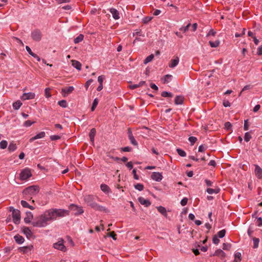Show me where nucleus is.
<instances>
[{
	"label": "nucleus",
	"instance_id": "obj_1",
	"mask_svg": "<svg viewBox=\"0 0 262 262\" xmlns=\"http://www.w3.org/2000/svg\"><path fill=\"white\" fill-rule=\"evenodd\" d=\"M69 215V211L62 209H50L46 211L39 216L36 221L32 223L34 227H44L48 224V222L55 220L57 217H64Z\"/></svg>",
	"mask_w": 262,
	"mask_h": 262
},
{
	"label": "nucleus",
	"instance_id": "obj_2",
	"mask_svg": "<svg viewBox=\"0 0 262 262\" xmlns=\"http://www.w3.org/2000/svg\"><path fill=\"white\" fill-rule=\"evenodd\" d=\"M94 200V196L91 195H86L84 197V202L93 209L99 211L107 212L108 210L105 207L98 205Z\"/></svg>",
	"mask_w": 262,
	"mask_h": 262
},
{
	"label": "nucleus",
	"instance_id": "obj_3",
	"mask_svg": "<svg viewBox=\"0 0 262 262\" xmlns=\"http://www.w3.org/2000/svg\"><path fill=\"white\" fill-rule=\"evenodd\" d=\"M39 191V188L37 185H32L25 188L23 193L25 195H31L36 194Z\"/></svg>",
	"mask_w": 262,
	"mask_h": 262
},
{
	"label": "nucleus",
	"instance_id": "obj_4",
	"mask_svg": "<svg viewBox=\"0 0 262 262\" xmlns=\"http://www.w3.org/2000/svg\"><path fill=\"white\" fill-rule=\"evenodd\" d=\"M32 176V173L30 169L26 168L21 170L19 174L20 179L22 181L28 180Z\"/></svg>",
	"mask_w": 262,
	"mask_h": 262
},
{
	"label": "nucleus",
	"instance_id": "obj_5",
	"mask_svg": "<svg viewBox=\"0 0 262 262\" xmlns=\"http://www.w3.org/2000/svg\"><path fill=\"white\" fill-rule=\"evenodd\" d=\"M31 38L35 41H39L42 38V33L40 30L35 29L32 31L31 34Z\"/></svg>",
	"mask_w": 262,
	"mask_h": 262
},
{
	"label": "nucleus",
	"instance_id": "obj_6",
	"mask_svg": "<svg viewBox=\"0 0 262 262\" xmlns=\"http://www.w3.org/2000/svg\"><path fill=\"white\" fill-rule=\"evenodd\" d=\"M69 209L71 210L75 211V214L76 215L81 214L84 212L82 207L78 206L74 204H72L69 206Z\"/></svg>",
	"mask_w": 262,
	"mask_h": 262
},
{
	"label": "nucleus",
	"instance_id": "obj_7",
	"mask_svg": "<svg viewBox=\"0 0 262 262\" xmlns=\"http://www.w3.org/2000/svg\"><path fill=\"white\" fill-rule=\"evenodd\" d=\"M12 218L13 221L15 224H19L20 220V211L18 210H13L12 212Z\"/></svg>",
	"mask_w": 262,
	"mask_h": 262
},
{
	"label": "nucleus",
	"instance_id": "obj_8",
	"mask_svg": "<svg viewBox=\"0 0 262 262\" xmlns=\"http://www.w3.org/2000/svg\"><path fill=\"white\" fill-rule=\"evenodd\" d=\"M53 247L62 251H65L66 250V248L63 244V240L62 239H61L58 242L54 244Z\"/></svg>",
	"mask_w": 262,
	"mask_h": 262
},
{
	"label": "nucleus",
	"instance_id": "obj_9",
	"mask_svg": "<svg viewBox=\"0 0 262 262\" xmlns=\"http://www.w3.org/2000/svg\"><path fill=\"white\" fill-rule=\"evenodd\" d=\"M35 97V93L29 92L27 93H24L23 95L21 96L20 98L22 100H26L34 99Z\"/></svg>",
	"mask_w": 262,
	"mask_h": 262
},
{
	"label": "nucleus",
	"instance_id": "obj_10",
	"mask_svg": "<svg viewBox=\"0 0 262 262\" xmlns=\"http://www.w3.org/2000/svg\"><path fill=\"white\" fill-rule=\"evenodd\" d=\"M74 90V88L72 86L68 88H63L61 90V93L63 97H66L68 94L72 93Z\"/></svg>",
	"mask_w": 262,
	"mask_h": 262
},
{
	"label": "nucleus",
	"instance_id": "obj_11",
	"mask_svg": "<svg viewBox=\"0 0 262 262\" xmlns=\"http://www.w3.org/2000/svg\"><path fill=\"white\" fill-rule=\"evenodd\" d=\"M151 178L156 181L160 182L162 180L163 176L160 172H154L151 175Z\"/></svg>",
	"mask_w": 262,
	"mask_h": 262
},
{
	"label": "nucleus",
	"instance_id": "obj_12",
	"mask_svg": "<svg viewBox=\"0 0 262 262\" xmlns=\"http://www.w3.org/2000/svg\"><path fill=\"white\" fill-rule=\"evenodd\" d=\"M255 166V174L256 177L258 179H261L262 178V169L256 164L254 165Z\"/></svg>",
	"mask_w": 262,
	"mask_h": 262
},
{
	"label": "nucleus",
	"instance_id": "obj_13",
	"mask_svg": "<svg viewBox=\"0 0 262 262\" xmlns=\"http://www.w3.org/2000/svg\"><path fill=\"white\" fill-rule=\"evenodd\" d=\"M217 256L223 259L226 257V253L222 250L219 249L216 250L213 254L210 255V256Z\"/></svg>",
	"mask_w": 262,
	"mask_h": 262
},
{
	"label": "nucleus",
	"instance_id": "obj_14",
	"mask_svg": "<svg viewBox=\"0 0 262 262\" xmlns=\"http://www.w3.org/2000/svg\"><path fill=\"white\" fill-rule=\"evenodd\" d=\"M32 249H33V246L30 245V246H28L19 247L18 249V250L19 251V252H21L24 254V253H27L31 251Z\"/></svg>",
	"mask_w": 262,
	"mask_h": 262
},
{
	"label": "nucleus",
	"instance_id": "obj_15",
	"mask_svg": "<svg viewBox=\"0 0 262 262\" xmlns=\"http://www.w3.org/2000/svg\"><path fill=\"white\" fill-rule=\"evenodd\" d=\"M45 135H46V134H45V132H41L39 133L38 134H37L35 136L30 138L29 140V141L30 142H32L33 141H34L35 140L44 138L45 137Z\"/></svg>",
	"mask_w": 262,
	"mask_h": 262
},
{
	"label": "nucleus",
	"instance_id": "obj_16",
	"mask_svg": "<svg viewBox=\"0 0 262 262\" xmlns=\"http://www.w3.org/2000/svg\"><path fill=\"white\" fill-rule=\"evenodd\" d=\"M23 232L24 234L26 235V237L28 239H30V237L32 235V232H31V230L28 227H24L23 228Z\"/></svg>",
	"mask_w": 262,
	"mask_h": 262
},
{
	"label": "nucleus",
	"instance_id": "obj_17",
	"mask_svg": "<svg viewBox=\"0 0 262 262\" xmlns=\"http://www.w3.org/2000/svg\"><path fill=\"white\" fill-rule=\"evenodd\" d=\"M138 201L141 204L144 205L145 207H148L151 204L150 202L148 200H146L143 197H139Z\"/></svg>",
	"mask_w": 262,
	"mask_h": 262
},
{
	"label": "nucleus",
	"instance_id": "obj_18",
	"mask_svg": "<svg viewBox=\"0 0 262 262\" xmlns=\"http://www.w3.org/2000/svg\"><path fill=\"white\" fill-rule=\"evenodd\" d=\"M179 62V58L177 56L174 59H171L169 64V67L171 68H173L176 67Z\"/></svg>",
	"mask_w": 262,
	"mask_h": 262
},
{
	"label": "nucleus",
	"instance_id": "obj_19",
	"mask_svg": "<svg viewBox=\"0 0 262 262\" xmlns=\"http://www.w3.org/2000/svg\"><path fill=\"white\" fill-rule=\"evenodd\" d=\"M26 217L24 218V222L26 224H29L31 223V220L33 219V215L31 212L27 211L26 212Z\"/></svg>",
	"mask_w": 262,
	"mask_h": 262
},
{
	"label": "nucleus",
	"instance_id": "obj_20",
	"mask_svg": "<svg viewBox=\"0 0 262 262\" xmlns=\"http://www.w3.org/2000/svg\"><path fill=\"white\" fill-rule=\"evenodd\" d=\"M110 12L112 14L113 17L115 19H118L120 18L119 13L117 10L115 8H111L110 10Z\"/></svg>",
	"mask_w": 262,
	"mask_h": 262
},
{
	"label": "nucleus",
	"instance_id": "obj_21",
	"mask_svg": "<svg viewBox=\"0 0 262 262\" xmlns=\"http://www.w3.org/2000/svg\"><path fill=\"white\" fill-rule=\"evenodd\" d=\"M14 238L16 243L18 244H21L23 243L25 241L24 238L19 234L15 235Z\"/></svg>",
	"mask_w": 262,
	"mask_h": 262
},
{
	"label": "nucleus",
	"instance_id": "obj_22",
	"mask_svg": "<svg viewBox=\"0 0 262 262\" xmlns=\"http://www.w3.org/2000/svg\"><path fill=\"white\" fill-rule=\"evenodd\" d=\"M72 64L74 68L79 71H80L81 69V64L78 61L72 60Z\"/></svg>",
	"mask_w": 262,
	"mask_h": 262
},
{
	"label": "nucleus",
	"instance_id": "obj_23",
	"mask_svg": "<svg viewBox=\"0 0 262 262\" xmlns=\"http://www.w3.org/2000/svg\"><path fill=\"white\" fill-rule=\"evenodd\" d=\"M96 130L95 128H93L91 129V131L89 133V137L90 139V141L92 142H94V138L96 135Z\"/></svg>",
	"mask_w": 262,
	"mask_h": 262
},
{
	"label": "nucleus",
	"instance_id": "obj_24",
	"mask_svg": "<svg viewBox=\"0 0 262 262\" xmlns=\"http://www.w3.org/2000/svg\"><path fill=\"white\" fill-rule=\"evenodd\" d=\"M100 188L101 190L104 193H108L109 192H111L110 187L105 184H101L100 185Z\"/></svg>",
	"mask_w": 262,
	"mask_h": 262
},
{
	"label": "nucleus",
	"instance_id": "obj_25",
	"mask_svg": "<svg viewBox=\"0 0 262 262\" xmlns=\"http://www.w3.org/2000/svg\"><path fill=\"white\" fill-rule=\"evenodd\" d=\"M184 98L181 96H177L174 99V103L176 105L182 104L183 103Z\"/></svg>",
	"mask_w": 262,
	"mask_h": 262
},
{
	"label": "nucleus",
	"instance_id": "obj_26",
	"mask_svg": "<svg viewBox=\"0 0 262 262\" xmlns=\"http://www.w3.org/2000/svg\"><path fill=\"white\" fill-rule=\"evenodd\" d=\"M157 209L158 210V211L160 212L162 215H163L165 217H167V214L165 207L160 206L159 207H157Z\"/></svg>",
	"mask_w": 262,
	"mask_h": 262
},
{
	"label": "nucleus",
	"instance_id": "obj_27",
	"mask_svg": "<svg viewBox=\"0 0 262 262\" xmlns=\"http://www.w3.org/2000/svg\"><path fill=\"white\" fill-rule=\"evenodd\" d=\"M17 148L16 144L13 142H11L8 146V149L10 152H13Z\"/></svg>",
	"mask_w": 262,
	"mask_h": 262
},
{
	"label": "nucleus",
	"instance_id": "obj_28",
	"mask_svg": "<svg viewBox=\"0 0 262 262\" xmlns=\"http://www.w3.org/2000/svg\"><path fill=\"white\" fill-rule=\"evenodd\" d=\"M22 105V103L20 100H17L13 103V107L14 110H18Z\"/></svg>",
	"mask_w": 262,
	"mask_h": 262
},
{
	"label": "nucleus",
	"instance_id": "obj_29",
	"mask_svg": "<svg viewBox=\"0 0 262 262\" xmlns=\"http://www.w3.org/2000/svg\"><path fill=\"white\" fill-rule=\"evenodd\" d=\"M84 36L83 34H80L77 37H76L74 40V42L75 43H78L81 41L83 40Z\"/></svg>",
	"mask_w": 262,
	"mask_h": 262
},
{
	"label": "nucleus",
	"instance_id": "obj_30",
	"mask_svg": "<svg viewBox=\"0 0 262 262\" xmlns=\"http://www.w3.org/2000/svg\"><path fill=\"white\" fill-rule=\"evenodd\" d=\"M207 192L209 193V194H212V193H218L220 191V189L219 188H217V189H212V188H208L207 189Z\"/></svg>",
	"mask_w": 262,
	"mask_h": 262
},
{
	"label": "nucleus",
	"instance_id": "obj_31",
	"mask_svg": "<svg viewBox=\"0 0 262 262\" xmlns=\"http://www.w3.org/2000/svg\"><path fill=\"white\" fill-rule=\"evenodd\" d=\"M154 54H150V55L148 56L144 60V64H147L148 63V62L151 61L152 60V59H154Z\"/></svg>",
	"mask_w": 262,
	"mask_h": 262
},
{
	"label": "nucleus",
	"instance_id": "obj_32",
	"mask_svg": "<svg viewBox=\"0 0 262 262\" xmlns=\"http://www.w3.org/2000/svg\"><path fill=\"white\" fill-rule=\"evenodd\" d=\"M209 43L211 47L212 48H216L217 47L220 45V41L216 40L215 41H209Z\"/></svg>",
	"mask_w": 262,
	"mask_h": 262
},
{
	"label": "nucleus",
	"instance_id": "obj_33",
	"mask_svg": "<svg viewBox=\"0 0 262 262\" xmlns=\"http://www.w3.org/2000/svg\"><path fill=\"white\" fill-rule=\"evenodd\" d=\"M161 96L163 97H172L173 94L171 93L163 91L161 93Z\"/></svg>",
	"mask_w": 262,
	"mask_h": 262
},
{
	"label": "nucleus",
	"instance_id": "obj_34",
	"mask_svg": "<svg viewBox=\"0 0 262 262\" xmlns=\"http://www.w3.org/2000/svg\"><path fill=\"white\" fill-rule=\"evenodd\" d=\"M98 99L97 98H95L93 102L92 106L91 107V111H94L96 108V106L98 104Z\"/></svg>",
	"mask_w": 262,
	"mask_h": 262
},
{
	"label": "nucleus",
	"instance_id": "obj_35",
	"mask_svg": "<svg viewBox=\"0 0 262 262\" xmlns=\"http://www.w3.org/2000/svg\"><path fill=\"white\" fill-rule=\"evenodd\" d=\"M226 232V230L223 229L217 232V235H216L217 236V237H219L220 238H223L225 236Z\"/></svg>",
	"mask_w": 262,
	"mask_h": 262
},
{
	"label": "nucleus",
	"instance_id": "obj_36",
	"mask_svg": "<svg viewBox=\"0 0 262 262\" xmlns=\"http://www.w3.org/2000/svg\"><path fill=\"white\" fill-rule=\"evenodd\" d=\"M253 248H257L258 246V244L259 242V239L256 237L253 238Z\"/></svg>",
	"mask_w": 262,
	"mask_h": 262
},
{
	"label": "nucleus",
	"instance_id": "obj_37",
	"mask_svg": "<svg viewBox=\"0 0 262 262\" xmlns=\"http://www.w3.org/2000/svg\"><path fill=\"white\" fill-rule=\"evenodd\" d=\"M177 151L179 156L182 157H184L186 156L185 151L181 149L178 148Z\"/></svg>",
	"mask_w": 262,
	"mask_h": 262
},
{
	"label": "nucleus",
	"instance_id": "obj_38",
	"mask_svg": "<svg viewBox=\"0 0 262 262\" xmlns=\"http://www.w3.org/2000/svg\"><path fill=\"white\" fill-rule=\"evenodd\" d=\"M58 104L61 107L66 108L67 107V102L65 100L59 101Z\"/></svg>",
	"mask_w": 262,
	"mask_h": 262
},
{
	"label": "nucleus",
	"instance_id": "obj_39",
	"mask_svg": "<svg viewBox=\"0 0 262 262\" xmlns=\"http://www.w3.org/2000/svg\"><path fill=\"white\" fill-rule=\"evenodd\" d=\"M8 145V143L6 140H2L0 142V148L1 149H5Z\"/></svg>",
	"mask_w": 262,
	"mask_h": 262
},
{
	"label": "nucleus",
	"instance_id": "obj_40",
	"mask_svg": "<svg viewBox=\"0 0 262 262\" xmlns=\"http://www.w3.org/2000/svg\"><path fill=\"white\" fill-rule=\"evenodd\" d=\"M134 186L136 189H137L139 191H142L144 189V186L142 184L138 183V184L135 185Z\"/></svg>",
	"mask_w": 262,
	"mask_h": 262
},
{
	"label": "nucleus",
	"instance_id": "obj_41",
	"mask_svg": "<svg viewBox=\"0 0 262 262\" xmlns=\"http://www.w3.org/2000/svg\"><path fill=\"white\" fill-rule=\"evenodd\" d=\"M189 141L190 142L191 145H193L195 142L197 141V138L193 136L189 137L188 138Z\"/></svg>",
	"mask_w": 262,
	"mask_h": 262
},
{
	"label": "nucleus",
	"instance_id": "obj_42",
	"mask_svg": "<svg viewBox=\"0 0 262 262\" xmlns=\"http://www.w3.org/2000/svg\"><path fill=\"white\" fill-rule=\"evenodd\" d=\"M251 136L249 134V132H247L245 134L244 139L245 141L246 142H248L250 141V140L251 139Z\"/></svg>",
	"mask_w": 262,
	"mask_h": 262
},
{
	"label": "nucleus",
	"instance_id": "obj_43",
	"mask_svg": "<svg viewBox=\"0 0 262 262\" xmlns=\"http://www.w3.org/2000/svg\"><path fill=\"white\" fill-rule=\"evenodd\" d=\"M190 25H191L190 23H189L186 26L181 27L180 29V30L183 31V33H185L186 32H187L190 26Z\"/></svg>",
	"mask_w": 262,
	"mask_h": 262
},
{
	"label": "nucleus",
	"instance_id": "obj_44",
	"mask_svg": "<svg viewBox=\"0 0 262 262\" xmlns=\"http://www.w3.org/2000/svg\"><path fill=\"white\" fill-rule=\"evenodd\" d=\"M171 77H172V76L170 75L167 74V75H165L164 83H168L171 80Z\"/></svg>",
	"mask_w": 262,
	"mask_h": 262
},
{
	"label": "nucleus",
	"instance_id": "obj_45",
	"mask_svg": "<svg viewBox=\"0 0 262 262\" xmlns=\"http://www.w3.org/2000/svg\"><path fill=\"white\" fill-rule=\"evenodd\" d=\"M212 242L215 245H217L220 243V239L216 235H214L212 238Z\"/></svg>",
	"mask_w": 262,
	"mask_h": 262
},
{
	"label": "nucleus",
	"instance_id": "obj_46",
	"mask_svg": "<svg viewBox=\"0 0 262 262\" xmlns=\"http://www.w3.org/2000/svg\"><path fill=\"white\" fill-rule=\"evenodd\" d=\"M207 146L204 145H201L199 147V152H204L207 149Z\"/></svg>",
	"mask_w": 262,
	"mask_h": 262
},
{
	"label": "nucleus",
	"instance_id": "obj_47",
	"mask_svg": "<svg viewBox=\"0 0 262 262\" xmlns=\"http://www.w3.org/2000/svg\"><path fill=\"white\" fill-rule=\"evenodd\" d=\"M231 248V245L229 244L224 243L223 245V249L225 250H229Z\"/></svg>",
	"mask_w": 262,
	"mask_h": 262
},
{
	"label": "nucleus",
	"instance_id": "obj_48",
	"mask_svg": "<svg viewBox=\"0 0 262 262\" xmlns=\"http://www.w3.org/2000/svg\"><path fill=\"white\" fill-rule=\"evenodd\" d=\"M50 138L52 141H55L60 139L61 137L58 135H52Z\"/></svg>",
	"mask_w": 262,
	"mask_h": 262
},
{
	"label": "nucleus",
	"instance_id": "obj_49",
	"mask_svg": "<svg viewBox=\"0 0 262 262\" xmlns=\"http://www.w3.org/2000/svg\"><path fill=\"white\" fill-rule=\"evenodd\" d=\"M130 143L135 145V146H137L138 145V142H137V141L136 140V139H135L134 137L129 139Z\"/></svg>",
	"mask_w": 262,
	"mask_h": 262
},
{
	"label": "nucleus",
	"instance_id": "obj_50",
	"mask_svg": "<svg viewBox=\"0 0 262 262\" xmlns=\"http://www.w3.org/2000/svg\"><path fill=\"white\" fill-rule=\"evenodd\" d=\"M34 122L31 121L30 120L26 121L24 123V125L26 127H29L32 125Z\"/></svg>",
	"mask_w": 262,
	"mask_h": 262
},
{
	"label": "nucleus",
	"instance_id": "obj_51",
	"mask_svg": "<svg viewBox=\"0 0 262 262\" xmlns=\"http://www.w3.org/2000/svg\"><path fill=\"white\" fill-rule=\"evenodd\" d=\"M187 202H188V199L186 198H184L181 200V204L182 206H184L187 204Z\"/></svg>",
	"mask_w": 262,
	"mask_h": 262
},
{
	"label": "nucleus",
	"instance_id": "obj_52",
	"mask_svg": "<svg viewBox=\"0 0 262 262\" xmlns=\"http://www.w3.org/2000/svg\"><path fill=\"white\" fill-rule=\"evenodd\" d=\"M20 203L23 207L28 208L29 207V204L26 201L22 200Z\"/></svg>",
	"mask_w": 262,
	"mask_h": 262
},
{
	"label": "nucleus",
	"instance_id": "obj_53",
	"mask_svg": "<svg viewBox=\"0 0 262 262\" xmlns=\"http://www.w3.org/2000/svg\"><path fill=\"white\" fill-rule=\"evenodd\" d=\"M232 127V125L231 124L230 122H227L225 123V127L227 129V130H230L231 129Z\"/></svg>",
	"mask_w": 262,
	"mask_h": 262
},
{
	"label": "nucleus",
	"instance_id": "obj_54",
	"mask_svg": "<svg viewBox=\"0 0 262 262\" xmlns=\"http://www.w3.org/2000/svg\"><path fill=\"white\" fill-rule=\"evenodd\" d=\"M104 79V76L103 75L99 76L98 77V81L99 82V84H103V81Z\"/></svg>",
	"mask_w": 262,
	"mask_h": 262
},
{
	"label": "nucleus",
	"instance_id": "obj_55",
	"mask_svg": "<svg viewBox=\"0 0 262 262\" xmlns=\"http://www.w3.org/2000/svg\"><path fill=\"white\" fill-rule=\"evenodd\" d=\"M251 88H252V86H251V85H245V86L243 88V89H242V91H241V93L239 94V96L241 95V93H242L243 92H244V91H246V90H250V89H251Z\"/></svg>",
	"mask_w": 262,
	"mask_h": 262
},
{
	"label": "nucleus",
	"instance_id": "obj_56",
	"mask_svg": "<svg viewBox=\"0 0 262 262\" xmlns=\"http://www.w3.org/2000/svg\"><path fill=\"white\" fill-rule=\"evenodd\" d=\"M256 224L259 227L262 226V218L261 217H259L257 219Z\"/></svg>",
	"mask_w": 262,
	"mask_h": 262
},
{
	"label": "nucleus",
	"instance_id": "obj_57",
	"mask_svg": "<svg viewBox=\"0 0 262 262\" xmlns=\"http://www.w3.org/2000/svg\"><path fill=\"white\" fill-rule=\"evenodd\" d=\"M249 129V124L248 120H245L244 125V129L245 130H248Z\"/></svg>",
	"mask_w": 262,
	"mask_h": 262
},
{
	"label": "nucleus",
	"instance_id": "obj_58",
	"mask_svg": "<svg viewBox=\"0 0 262 262\" xmlns=\"http://www.w3.org/2000/svg\"><path fill=\"white\" fill-rule=\"evenodd\" d=\"M151 20V17H145L143 19V23L144 24H147Z\"/></svg>",
	"mask_w": 262,
	"mask_h": 262
},
{
	"label": "nucleus",
	"instance_id": "obj_59",
	"mask_svg": "<svg viewBox=\"0 0 262 262\" xmlns=\"http://www.w3.org/2000/svg\"><path fill=\"white\" fill-rule=\"evenodd\" d=\"M93 81L92 79H90L88 80L86 83H85V87L86 89L87 90L89 85L92 83V82Z\"/></svg>",
	"mask_w": 262,
	"mask_h": 262
},
{
	"label": "nucleus",
	"instance_id": "obj_60",
	"mask_svg": "<svg viewBox=\"0 0 262 262\" xmlns=\"http://www.w3.org/2000/svg\"><path fill=\"white\" fill-rule=\"evenodd\" d=\"M132 150V148L129 146H126L125 147H123L121 148V150L124 152H129L130 151Z\"/></svg>",
	"mask_w": 262,
	"mask_h": 262
},
{
	"label": "nucleus",
	"instance_id": "obj_61",
	"mask_svg": "<svg viewBox=\"0 0 262 262\" xmlns=\"http://www.w3.org/2000/svg\"><path fill=\"white\" fill-rule=\"evenodd\" d=\"M26 49L30 55H31L32 56H34L33 55L34 53L32 51L31 49H30V48L29 46H26Z\"/></svg>",
	"mask_w": 262,
	"mask_h": 262
},
{
	"label": "nucleus",
	"instance_id": "obj_62",
	"mask_svg": "<svg viewBox=\"0 0 262 262\" xmlns=\"http://www.w3.org/2000/svg\"><path fill=\"white\" fill-rule=\"evenodd\" d=\"M127 134H128V139H130L132 137H134L133 134H132V129L130 128H128V129H127Z\"/></svg>",
	"mask_w": 262,
	"mask_h": 262
},
{
	"label": "nucleus",
	"instance_id": "obj_63",
	"mask_svg": "<svg viewBox=\"0 0 262 262\" xmlns=\"http://www.w3.org/2000/svg\"><path fill=\"white\" fill-rule=\"evenodd\" d=\"M235 258L238 259L239 260H241L242 259V255L240 252H236L235 254Z\"/></svg>",
	"mask_w": 262,
	"mask_h": 262
},
{
	"label": "nucleus",
	"instance_id": "obj_64",
	"mask_svg": "<svg viewBox=\"0 0 262 262\" xmlns=\"http://www.w3.org/2000/svg\"><path fill=\"white\" fill-rule=\"evenodd\" d=\"M257 54L258 55H262V46L259 47L257 49Z\"/></svg>",
	"mask_w": 262,
	"mask_h": 262
}]
</instances>
